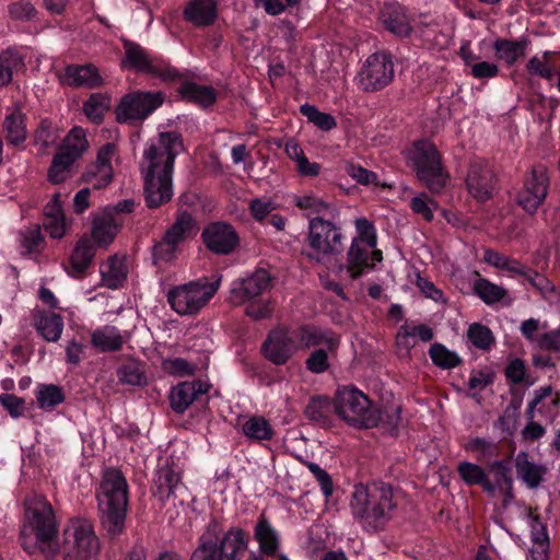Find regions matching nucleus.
Listing matches in <instances>:
<instances>
[{"label": "nucleus", "mask_w": 560, "mask_h": 560, "mask_svg": "<svg viewBox=\"0 0 560 560\" xmlns=\"http://www.w3.org/2000/svg\"><path fill=\"white\" fill-rule=\"evenodd\" d=\"M25 523L20 532V544L28 555L40 553L47 560L61 550L62 560H97L101 545L93 524L85 518H72L62 530V545L58 544L59 526L51 504L38 493L24 499Z\"/></svg>", "instance_id": "nucleus-1"}, {"label": "nucleus", "mask_w": 560, "mask_h": 560, "mask_svg": "<svg viewBox=\"0 0 560 560\" xmlns=\"http://www.w3.org/2000/svg\"><path fill=\"white\" fill-rule=\"evenodd\" d=\"M397 503L389 483L372 481L354 486L350 509L354 521L368 533L385 528L394 516Z\"/></svg>", "instance_id": "nucleus-2"}, {"label": "nucleus", "mask_w": 560, "mask_h": 560, "mask_svg": "<svg viewBox=\"0 0 560 560\" xmlns=\"http://www.w3.org/2000/svg\"><path fill=\"white\" fill-rule=\"evenodd\" d=\"M96 500L103 529L112 538L121 535L128 510V483L119 469L108 468L103 472Z\"/></svg>", "instance_id": "nucleus-3"}, {"label": "nucleus", "mask_w": 560, "mask_h": 560, "mask_svg": "<svg viewBox=\"0 0 560 560\" xmlns=\"http://www.w3.org/2000/svg\"><path fill=\"white\" fill-rule=\"evenodd\" d=\"M335 412L347 423L358 428H374L383 419L381 410L369 397L353 386L338 388L334 397Z\"/></svg>", "instance_id": "nucleus-4"}, {"label": "nucleus", "mask_w": 560, "mask_h": 560, "mask_svg": "<svg viewBox=\"0 0 560 560\" xmlns=\"http://www.w3.org/2000/svg\"><path fill=\"white\" fill-rule=\"evenodd\" d=\"M219 281L210 282L207 278L173 287L167 292V302L178 315L197 314L215 294Z\"/></svg>", "instance_id": "nucleus-5"}, {"label": "nucleus", "mask_w": 560, "mask_h": 560, "mask_svg": "<svg viewBox=\"0 0 560 560\" xmlns=\"http://www.w3.org/2000/svg\"><path fill=\"white\" fill-rule=\"evenodd\" d=\"M184 150L179 133L170 131L159 135L158 143H151L143 152L141 172L172 175L175 158Z\"/></svg>", "instance_id": "nucleus-6"}, {"label": "nucleus", "mask_w": 560, "mask_h": 560, "mask_svg": "<svg viewBox=\"0 0 560 560\" xmlns=\"http://www.w3.org/2000/svg\"><path fill=\"white\" fill-rule=\"evenodd\" d=\"M125 58L121 67L138 72H143L165 82L177 81L182 78L178 70L164 60L152 58L144 48L129 39H122Z\"/></svg>", "instance_id": "nucleus-7"}, {"label": "nucleus", "mask_w": 560, "mask_h": 560, "mask_svg": "<svg viewBox=\"0 0 560 560\" xmlns=\"http://www.w3.org/2000/svg\"><path fill=\"white\" fill-rule=\"evenodd\" d=\"M410 161L418 178L431 191L440 192L445 187L448 176L444 173L440 154L432 143L425 141L416 143Z\"/></svg>", "instance_id": "nucleus-8"}, {"label": "nucleus", "mask_w": 560, "mask_h": 560, "mask_svg": "<svg viewBox=\"0 0 560 560\" xmlns=\"http://www.w3.org/2000/svg\"><path fill=\"white\" fill-rule=\"evenodd\" d=\"M307 241L314 252L307 254V256L317 262H320L325 257L338 255L343 250L340 229L320 217L310 220Z\"/></svg>", "instance_id": "nucleus-9"}, {"label": "nucleus", "mask_w": 560, "mask_h": 560, "mask_svg": "<svg viewBox=\"0 0 560 560\" xmlns=\"http://www.w3.org/2000/svg\"><path fill=\"white\" fill-rule=\"evenodd\" d=\"M246 548L244 530L232 528L220 540L202 538L190 560H235L236 555Z\"/></svg>", "instance_id": "nucleus-10"}, {"label": "nucleus", "mask_w": 560, "mask_h": 560, "mask_svg": "<svg viewBox=\"0 0 560 560\" xmlns=\"http://www.w3.org/2000/svg\"><path fill=\"white\" fill-rule=\"evenodd\" d=\"M153 495L167 510L184 508L190 500L187 487L174 466H163L156 472Z\"/></svg>", "instance_id": "nucleus-11"}, {"label": "nucleus", "mask_w": 560, "mask_h": 560, "mask_svg": "<svg viewBox=\"0 0 560 560\" xmlns=\"http://www.w3.org/2000/svg\"><path fill=\"white\" fill-rule=\"evenodd\" d=\"M164 102L162 92H131L124 95L116 107V119L119 122L142 120L160 107Z\"/></svg>", "instance_id": "nucleus-12"}, {"label": "nucleus", "mask_w": 560, "mask_h": 560, "mask_svg": "<svg viewBox=\"0 0 560 560\" xmlns=\"http://www.w3.org/2000/svg\"><path fill=\"white\" fill-rule=\"evenodd\" d=\"M394 63L389 55H371L359 73L360 88L365 92H376L387 86L394 79Z\"/></svg>", "instance_id": "nucleus-13"}, {"label": "nucleus", "mask_w": 560, "mask_h": 560, "mask_svg": "<svg viewBox=\"0 0 560 560\" xmlns=\"http://www.w3.org/2000/svg\"><path fill=\"white\" fill-rule=\"evenodd\" d=\"M549 177L546 166L535 165L517 195V203L527 212L535 213L547 197Z\"/></svg>", "instance_id": "nucleus-14"}, {"label": "nucleus", "mask_w": 560, "mask_h": 560, "mask_svg": "<svg viewBox=\"0 0 560 560\" xmlns=\"http://www.w3.org/2000/svg\"><path fill=\"white\" fill-rule=\"evenodd\" d=\"M201 238L206 247L217 255H230L240 244L235 229L223 221L208 224L201 233Z\"/></svg>", "instance_id": "nucleus-15"}, {"label": "nucleus", "mask_w": 560, "mask_h": 560, "mask_svg": "<svg viewBox=\"0 0 560 560\" xmlns=\"http://www.w3.org/2000/svg\"><path fill=\"white\" fill-rule=\"evenodd\" d=\"M272 288V277L264 268L256 269L248 277L242 279L231 290L230 300L234 305L258 299Z\"/></svg>", "instance_id": "nucleus-16"}, {"label": "nucleus", "mask_w": 560, "mask_h": 560, "mask_svg": "<svg viewBox=\"0 0 560 560\" xmlns=\"http://www.w3.org/2000/svg\"><path fill=\"white\" fill-rule=\"evenodd\" d=\"M495 184V174L487 162L478 160L469 164L466 186L476 200H489L493 195Z\"/></svg>", "instance_id": "nucleus-17"}, {"label": "nucleus", "mask_w": 560, "mask_h": 560, "mask_svg": "<svg viewBox=\"0 0 560 560\" xmlns=\"http://www.w3.org/2000/svg\"><path fill=\"white\" fill-rule=\"evenodd\" d=\"M295 350V342L284 327L270 330L261 345L264 357L277 365L285 364Z\"/></svg>", "instance_id": "nucleus-18"}, {"label": "nucleus", "mask_w": 560, "mask_h": 560, "mask_svg": "<svg viewBox=\"0 0 560 560\" xmlns=\"http://www.w3.org/2000/svg\"><path fill=\"white\" fill-rule=\"evenodd\" d=\"M143 195L148 208L155 209L170 202L173 197L172 175L141 172Z\"/></svg>", "instance_id": "nucleus-19"}, {"label": "nucleus", "mask_w": 560, "mask_h": 560, "mask_svg": "<svg viewBox=\"0 0 560 560\" xmlns=\"http://www.w3.org/2000/svg\"><path fill=\"white\" fill-rule=\"evenodd\" d=\"M208 392V386L201 381L182 382L170 393V406L176 413H184L188 407Z\"/></svg>", "instance_id": "nucleus-20"}, {"label": "nucleus", "mask_w": 560, "mask_h": 560, "mask_svg": "<svg viewBox=\"0 0 560 560\" xmlns=\"http://www.w3.org/2000/svg\"><path fill=\"white\" fill-rule=\"evenodd\" d=\"M61 81L71 88L96 89L103 84L98 69L92 63L67 66Z\"/></svg>", "instance_id": "nucleus-21"}, {"label": "nucleus", "mask_w": 560, "mask_h": 560, "mask_svg": "<svg viewBox=\"0 0 560 560\" xmlns=\"http://www.w3.org/2000/svg\"><path fill=\"white\" fill-rule=\"evenodd\" d=\"M380 20L388 32L399 37H407L412 32L410 19L399 3H386L380 13Z\"/></svg>", "instance_id": "nucleus-22"}, {"label": "nucleus", "mask_w": 560, "mask_h": 560, "mask_svg": "<svg viewBox=\"0 0 560 560\" xmlns=\"http://www.w3.org/2000/svg\"><path fill=\"white\" fill-rule=\"evenodd\" d=\"M1 127L9 145L20 148L26 141L28 136L26 115L20 107H15L5 115Z\"/></svg>", "instance_id": "nucleus-23"}, {"label": "nucleus", "mask_w": 560, "mask_h": 560, "mask_svg": "<svg viewBox=\"0 0 560 560\" xmlns=\"http://www.w3.org/2000/svg\"><path fill=\"white\" fill-rule=\"evenodd\" d=\"M118 232V224L115 222L110 209H105L102 214L95 215L92 221L91 235L100 247L108 246Z\"/></svg>", "instance_id": "nucleus-24"}, {"label": "nucleus", "mask_w": 560, "mask_h": 560, "mask_svg": "<svg viewBox=\"0 0 560 560\" xmlns=\"http://www.w3.org/2000/svg\"><path fill=\"white\" fill-rule=\"evenodd\" d=\"M184 16L196 26H208L217 19L215 0H191L184 10Z\"/></svg>", "instance_id": "nucleus-25"}, {"label": "nucleus", "mask_w": 560, "mask_h": 560, "mask_svg": "<svg viewBox=\"0 0 560 560\" xmlns=\"http://www.w3.org/2000/svg\"><path fill=\"white\" fill-rule=\"evenodd\" d=\"M95 256V246L88 236L81 237L70 256V269H67L68 273L72 277H79L91 265Z\"/></svg>", "instance_id": "nucleus-26"}, {"label": "nucleus", "mask_w": 560, "mask_h": 560, "mask_svg": "<svg viewBox=\"0 0 560 560\" xmlns=\"http://www.w3.org/2000/svg\"><path fill=\"white\" fill-rule=\"evenodd\" d=\"M515 468L517 477L523 480L528 488H537L547 472V467L529 462L526 452H520L515 458Z\"/></svg>", "instance_id": "nucleus-27"}, {"label": "nucleus", "mask_w": 560, "mask_h": 560, "mask_svg": "<svg viewBox=\"0 0 560 560\" xmlns=\"http://www.w3.org/2000/svg\"><path fill=\"white\" fill-rule=\"evenodd\" d=\"M370 252L364 238H353L348 250L347 269L352 279L359 278L365 269H372L373 264L369 262Z\"/></svg>", "instance_id": "nucleus-28"}, {"label": "nucleus", "mask_w": 560, "mask_h": 560, "mask_svg": "<svg viewBox=\"0 0 560 560\" xmlns=\"http://www.w3.org/2000/svg\"><path fill=\"white\" fill-rule=\"evenodd\" d=\"M182 98L187 102H192L201 107H210L215 101L218 93L210 85H200L195 82H185L178 89Z\"/></svg>", "instance_id": "nucleus-29"}, {"label": "nucleus", "mask_w": 560, "mask_h": 560, "mask_svg": "<svg viewBox=\"0 0 560 560\" xmlns=\"http://www.w3.org/2000/svg\"><path fill=\"white\" fill-rule=\"evenodd\" d=\"M254 537L258 541L262 553L267 556L276 555L279 548V538L265 514H261L257 521Z\"/></svg>", "instance_id": "nucleus-30"}, {"label": "nucleus", "mask_w": 560, "mask_h": 560, "mask_svg": "<svg viewBox=\"0 0 560 560\" xmlns=\"http://www.w3.org/2000/svg\"><path fill=\"white\" fill-rule=\"evenodd\" d=\"M196 233L194 218L186 211L179 213L174 223L165 231L164 237L178 247Z\"/></svg>", "instance_id": "nucleus-31"}, {"label": "nucleus", "mask_w": 560, "mask_h": 560, "mask_svg": "<svg viewBox=\"0 0 560 560\" xmlns=\"http://www.w3.org/2000/svg\"><path fill=\"white\" fill-rule=\"evenodd\" d=\"M127 267L125 260L117 255L110 256L102 266V281L108 289H117L127 278Z\"/></svg>", "instance_id": "nucleus-32"}, {"label": "nucleus", "mask_w": 560, "mask_h": 560, "mask_svg": "<svg viewBox=\"0 0 560 560\" xmlns=\"http://www.w3.org/2000/svg\"><path fill=\"white\" fill-rule=\"evenodd\" d=\"M305 417L320 425L329 427L331 423V402L326 396H313L304 410Z\"/></svg>", "instance_id": "nucleus-33"}, {"label": "nucleus", "mask_w": 560, "mask_h": 560, "mask_svg": "<svg viewBox=\"0 0 560 560\" xmlns=\"http://www.w3.org/2000/svg\"><path fill=\"white\" fill-rule=\"evenodd\" d=\"M125 340L120 332L113 326H105L92 332L91 343L102 352L119 351Z\"/></svg>", "instance_id": "nucleus-34"}, {"label": "nucleus", "mask_w": 560, "mask_h": 560, "mask_svg": "<svg viewBox=\"0 0 560 560\" xmlns=\"http://www.w3.org/2000/svg\"><path fill=\"white\" fill-rule=\"evenodd\" d=\"M242 433L250 441H270L275 431L262 416H252L242 424Z\"/></svg>", "instance_id": "nucleus-35"}, {"label": "nucleus", "mask_w": 560, "mask_h": 560, "mask_svg": "<svg viewBox=\"0 0 560 560\" xmlns=\"http://www.w3.org/2000/svg\"><path fill=\"white\" fill-rule=\"evenodd\" d=\"M527 40H509L499 38L494 42L493 48L499 59L505 61L509 66L515 63L525 56Z\"/></svg>", "instance_id": "nucleus-36"}, {"label": "nucleus", "mask_w": 560, "mask_h": 560, "mask_svg": "<svg viewBox=\"0 0 560 560\" xmlns=\"http://www.w3.org/2000/svg\"><path fill=\"white\" fill-rule=\"evenodd\" d=\"M78 159L68 152L58 150L54 155L50 167L48 170V179L52 184H60L68 177L71 166Z\"/></svg>", "instance_id": "nucleus-37"}, {"label": "nucleus", "mask_w": 560, "mask_h": 560, "mask_svg": "<svg viewBox=\"0 0 560 560\" xmlns=\"http://www.w3.org/2000/svg\"><path fill=\"white\" fill-rule=\"evenodd\" d=\"M36 329L45 340L55 342L63 329L62 317L56 313L44 314L36 322Z\"/></svg>", "instance_id": "nucleus-38"}, {"label": "nucleus", "mask_w": 560, "mask_h": 560, "mask_svg": "<svg viewBox=\"0 0 560 560\" xmlns=\"http://www.w3.org/2000/svg\"><path fill=\"white\" fill-rule=\"evenodd\" d=\"M553 57V52L546 51L541 58L537 56L530 58L526 65L528 73L546 80H551L557 72L556 65L552 60Z\"/></svg>", "instance_id": "nucleus-39"}, {"label": "nucleus", "mask_w": 560, "mask_h": 560, "mask_svg": "<svg viewBox=\"0 0 560 560\" xmlns=\"http://www.w3.org/2000/svg\"><path fill=\"white\" fill-rule=\"evenodd\" d=\"M429 355L432 362L444 370L456 368L463 363L460 357L448 350L444 345L435 342L429 349Z\"/></svg>", "instance_id": "nucleus-40"}, {"label": "nucleus", "mask_w": 560, "mask_h": 560, "mask_svg": "<svg viewBox=\"0 0 560 560\" xmlns=\"http://www.w3.org/2000/svg\"><path fill=\"white\" fill-rule=\"evenodd\" d=\"M467 339L479 350H490L495 343L491 329L480 323H472L467 329Z\"/></svg>", "instance_id": "nucleus-41"}, {"label": "nucleus", "mask_w": 560, "mask_h": 560, "mask_svg": "<svg viewBox=\"0 0 560 560\" xmlns=\"http://www.w3.org/2000/svg\"><path fill=\"white\" fill-rule=\"evenodd\" d=\"M533 521L534 547L530 550L532 560H548L549 538L546 528L538 516H535Z\"/></svg>", "instance_id": "nucleus-42"}, {"label": "nucleus", "mask_w": 560, "mask_h": 560, "mask_svg": "<svg viewBox=\"0 0 560 560\" xmlns=\"http://www.w3.org/2000/svg\"><path fill=\"white\" fill-rule=\"evenodd\" d=\"M110 98L101 93L92 94L83 105V110L89 119L95 124L103 120L105 112L109 109Z\"/></svg>", "instance_id": "nucleus-43"}, {"label": "nucleus", "mask_w": 560, "mask_h": 560, "mask_svg": "<svg viewBox=\"0 0 560 560\" xmlns=\"http://www.w3.org/2000/svg\"><path fill=\"white\" fill-rule=\"evenodd\" d=\"M117 377L120 383L131 386H145L147 375L141 365L136 362H127L118 368Z\"/></svg>", "instance_id": "nucleus-44"}, {"label": "nucleus", "mask_w": 560, "mask_h": 560, "mask_svg": "<svg viewBox=\"0 0 560 560\" xmlns=\"http://www.w3.org/2000/svg\"><path fill=\"white\" fill-rule=\"evenodd\" d=\"M88 141L85 132L80 127H74L70 130L68 136L65 138L62 145L59 150L68 152L75 159H80L83 152L88 149Z\"/></svg>", "instance_id": "nucleus-45"}, {"label": "nucleus", "mask_w": 560, "mask_h": 560, "mask_svg": "<svg viewBox=\"0 0 560 560\" xmlns=\"http://www.w3.org/2000/svg\"><path fill=\"white\" fill-rule=\"evenodd\" d=\"M474 291L486 304L497 303L506 295V290L504 288L483 278L475 281Z\"/></svg>", "instance_id": "nucleus-46"}, {"label": "nucleus", "mask_w": 560, "mask_h": 560, "mask_svg": "<svg viewBox=\"0 0 560 560\" xmlns=\"http://www.w3.org/2000/svg\"><path fill=\"white\" fill-rule=\"evenodd\" d=\"M300 112L305 116L310 122L324 131H329L337 126L336 119L332 115L319 112L314 105L303 104Z\"/></svg>", "instance_id": "nucleus-47"}, {"label": "nucleus", "mask_w": 560, "mask_h": 560, "mask_svg": "<svg viewBox=\"0 0 560 560\" xmlns=\"http://www.w3.org/2000/svg\"><path fill=\"white\" fill-rule=\"evenodd\" d=\"M22 63L19 54L11 50L0 52V88L12 82L13 69Z\"/></svg>", "instance_id": "nucleus-48"}, {"label": "nucleus", "mask_w": 560, "mask_h": 560, "mask_svg": "<svg viewBox=\"0 0 560 560\" xmlns=\"http://www.w3.org/2000/svg\"><path fill=\"white\" fill-rule=\"evenodd\" d=\"M37 404L43 409L54 408L65 400L61 388L57 385H43L36 395Z\"/></svg>", "instance_id": "nucleus-49"}, {"label": "nucleus", "mask_w": 560, "mask_h": 560, "mask_svg": "<svg viewBox=\"0 0 560 560\" xmlns=\"http://www.w3.org/2000/svg\"><path fill=\"white\" fill-rule=\"evenodd\" d=\"M457 471L460 478L469 486L479 485L485 481V477L487 476L479 465L468 462L459 463Z\"/></svg>", "instance_id": "nucleus-50"}, {"label": "nucleus", "mask_w": 560, "mask_h": 560, "mask_svg": "<svg viewBox=\"0 0 560 560\" xmlns=\"http://www.w3.org/2000/svg\"><path fill=\"white\" fill-rule=\"evenodd\" d=\"M56 139L57 135L52 130L51 120L48 118L42 119L34 131L35 143L40 144L44 149H47L56 142Z\"/></svg>", "instance_id": "nucleus-51"}, {"label": "nucleus", "mask_w": 560, "mask_h": 560, "mask_svg": "<svg viewBox=\"0 0 560 560\" xmlns=\"http://www.w3.org/2000/svg\"><path fill=\"white\" fill-rule=\"evenodd\" d=\"M436 207V202L430 199L425 194L413 197L410 201V208L412 211L421 214L428 222L433 220V209Z\"/></svg>", "instance_id": "nucleus-52"}, {"label": "nucleus", "mask_w": 560, "mask_h": 560, "mask_svg": "<svg viewBox=\"0 0 560 560\" xmlns=\"http://www.w3.org/2000/svg\"><path fill=\"white\" fill-rule=\"evenodd\" d=\"M247 302L248 305L245 307V314L253 320H261L271 317L272 310L268 300L255 299Z\"/></svg>", "instance_id": "nucleus-53"}, {"label": "nucleus", "mask_w": 560, "mask_h": 560, "mask_svg": "<svg viewBox=\"0 0 560 560\" xmlns=\"http://www.w3.org/2000/svg\"><path fill=\"white\" fill-rule=\"evenodd\" d=\"M298 337L306 348L320 345L326 340L323 331L313 325H305L300 327L298 330Z\"/></svg>", "instance_id": "nucleus-54"}, {"label": "nucleus", "mask_w": 560, "mask_h": 560, "mask_svg": "<svg viewBox=\"0 0 560 560\" xmlns=\"http://www.w3.org/2000/svg\"><path fill=\"white\" fill-rule=\"evenodd\" d=\"M9 13L14 20L32 21L35 19L37 11L30 1L21 0L9 5Z\"/></svg>", "instance_id": "nucleus-55"}, {"label": "nucleus", "mask_w": 560, "mask_h": 560, "mask_svg": "<svg viewBox=\"0 0 560 560\" xmlns=\"http://www.w3.org/2000/svg\"><path fill=\"white\" fill-rule=\"evenodd\" d=\"M163 369L173 375H192L196 366L183 358L167 359L163 361Z\"/></svg>", "instance_id": "nucleus-56"}, {"label": "nucleus", "mask_w": 560, "mask_h": 560, "mask_svg": "<svg viewBox=\"0 0 560 560\" xmlns=\"http://www.w3.org/2000/svg\"><path fill=\"white\" fill-rule=\"evenodd\" d=\"M306 369L315 374L324 373L329 368L326 350L317 349L313 351L305 361Z\"/></svg>", "instance_id": "nucleus-57"}, {"label": "nucleus", "mask_w": 560, "mask_h": 560, "mask_svg": "<svg viewBox=\"0 0 560 560\" xmlns=\"http://www.w3.org/2000/svg\"><path fill=\"white\" fill-rule=\"evenodd\" d=\"M491 472L494 475L495 483L501 486L502 482L505 483L511 489V485L513 482L512 478V467L509 460H497L490 466Z\"/></svg>", "instance_id": "nucleus-58"}, {"label": "nucleus", "mask_w": 560, "mask_h": 560, "mask_svg": "<svg viewBox=\"0 0 560 560\" xmlns=\"http://www.w3.org/2000/svg\"><path fill=\"white\" fill-rule=\"evenodd\" d=\"M177 252L178 247L163 236L162 240L153 246V258L155 261L162 260L168 262L175 258Z\"/></svg>", "instance_id": "nucleus-59"}, {"label": "nucleus", "mask_w": 560, "mask_h": 560, "mask_svg": "<svg viewBox=\"0 0 560 560\" xmlns=\"http://www.w3.org/2000/svg\"><path fill=\"white\" fill-rule=\"evenodd\" d=\"M44 238L38 225H33L22 233V246L27 253L37 250Z\"/></svg>", "instance_id": "nucleus-60"}, {"label": "nucleus", "mask_w": 560, "mask_h": 560, "mask_svg": "<svg viewBox=\"0 0 560 560\" xmlns=\"http://www.w3.org/2000/svg\"><path fill=\"white\" fill-rule=\"evenodd\" d=\"M355 228L359 233L357 238H364V244H366L369 248H375L376 235L373 224L364 218H359L355 220Z\"/></svg>", "instance_id": "nucleus-61"}, {"label": "nucleus", "mask_w": 560, "mask_h": 560, "mask_svg": "<svg viewBox=\"0 0 560 560\" xmlns=\"http://www.w3.org/2000/svg\"><path fill=\"white\" fill-rule=\"evenodd\" d=\"M256 5H260L270 15H278L287 8L299 4L300 0H255Z\"/></svg>", "instance_id": "nucleus-62"}, {"label": "nucleus", "mask_w": 560, "mask_h": 560, "mask_svg": "<svg viewBox=\"0 0 560 560\" xmlns=\"http://www.w3.org/2000/svg\"><path fill=\"white\" fill-rule=\"evenodd\" d=\"M0 401L13 418L22 416L25 410L24 399L13 394H4L0 396Z\"/></svg>", "instance_id": "nucleus-63"}, {"label": "nucleus", "mask_w": 560, "mask_h": 560, "mask_svg": "<svg viewBox=\"0 0 560 560\" xmlns=\"http://www.w3.org/2000/svg\"><path fill=\"white\" fill-rule=\"evenodd\" d=\"M536 346L541 350L560 351V329L540 335Z\"/></svg>", "instance_id": "nucleus-64"}]
</instances>
